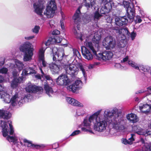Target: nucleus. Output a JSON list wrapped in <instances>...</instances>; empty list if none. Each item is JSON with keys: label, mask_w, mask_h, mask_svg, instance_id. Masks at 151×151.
I'll return each mask as SVG.
<instances>
[{"label": "nucleus", "mask_w": 151, "mask_h": 151, "mask_svg": "<svg viewBox=\"0 0 151 151\" xmlns=\"http://www.w3.org/2000/svg\"><path fill=\"white\" fill-rule=\"evenodd\" d=\"M103 46L108 50H112L118 57H121L122 55H125V52L122 53L118 50L119 47V43L118 47H116V41L115 38L112 36H109L104 38L102 42Z\"/></svg>", "instance_id": "423d86ee"}, {"label": "nucleus", "mask_w": 151, "mask_h": 151, "mask_svg": "<svg viewBox=\"0 0 151 151\" xmlns=\"http://www.w3.org/2000/svg\"><path fill=\"white\" fill-rule=\"evenodd\" d=\"M26 90L29 93H35L37 92H42L43 88L41 87H38L35 85L29 83L26 88Z\"/></svg>", "instance_id": "dca6fc26"}, {"label": "nucleus", "mask_w": 151, "mask_h": 151, "mask_svg": "<svg viewBox=\"0 0 151 151\" xmlns=\"http://www.w3.org/2000/svg\"><path fill=\"white\" fill-rule=\"evenodd\" d=\"M9 128H8L7 123L4 121H1L0 126L2 128V132L4 137H7V139L10 142L14 144L18 142V135L14 133V128L12 124V122L9 121Z\"/></svg>", "instance_id": "39448f33"}, {"label": "nucleus", "mask_w": 151, "mask_h": 151, "mask_svg": "<svg viewBox=\"0 0 151 151\" xmlns=\"http://www.w3.org/2000/svg\"><path fill=\"white\" fill-rule=\"evenodd\" d=\"M81 49L82 55L85 59L88 60L93 59V55L89 50L84 46L81 47Z\"/></svg>", "instance_id": "f3484780"}, {"label": "nucleus", "mask_w": 151, "mask_h": 151, "mask_svg": "<svg viewBox=\"0 0 151 151\" xmlns=\"http://www.w3.org/2000/svg\"><path fill=\"white\" fill-rule=\"evenodd\" d=\"M52 53L53 61L56 63L60 62L62 66L64 64L63 62H67L66 58L68 55L65 54L63 48H61L58 50L57 48L54 47L52 49Z\"/></svg>", "instance_id": "0eeeda50"}, {"label": "nucleus", "mask_w": 151, "mask_h": 151, "mask_svg": "<svg viewBox=\"0 0 151 151\" xmlns=\"http://www.w3.org/2000/svg\"><path fill=\"white\" fill-rule=\"evenodd\" d=\"M130 1L132 3L128 1H123V4L124 7L126 8L127 16L115 18V24L116 27L125 26L128 22L130 23L133 21L135 14V9L133 4L136 2V1L135 0H131Z\"/></svg>", "instance_id": "7ed1b4c3"}, {"label": "nucleus", "mask_w": 151, "mask_h": 151, "mask_svg": "<svg viewBox=\"0 0 151 151\" xmlns=\"http://www.w3.org/2000/svg\"><path fill=\"white\" fill-rule=\"evenodd\" d=\"M81 133V132L79 130H76L74 131L70 135V136H74L78 135Z\"/></svg>", "instance_id": "603ef678"}, {"label": "nucleus", "mask_w": 151, "mask_h": 151, "mask_svg": "<svg viewBox=\"0 0 151 151\" xmlns=\"http://www.w3.org/2000/svg\"><path fill=\"white\" fill-rule=\"evenodd\" d=\"M54 20H50L49 22V24L51 28L53 27L54 26Z\"/></svg>", "instance_id": "4d7b16f0"}, {"label": "nucleus", "mask_w": 151, "mask_h": 151, "mask_svg": "<svg viewBox=\"0 0 151 151\" xmlns=\"http://www.w3.org/2000/svg\"><path fill=\"white\" fill-rule=\"evenodd\" d=\"M73 31L76 38L79 40L81 41H82L84 38V37L82 34L81 33H79V32L77 31L75 28L73 29Z\"/></svg>", "instance_id": "c85d7f7f"}, {"label": "nucleus", "mask_w": 151, "mask_h": 151, "mask_svg": "<svg viewBox=\"0 0 151 151\" xmlns=\"http://www.w3.org/2000/svg\"><path fill=\"white\" fill-rule=\"evenodd\" d=\"M24 65L22 62L17 60H15V64H12L10 65V67L17 68L19 70H21L23 68Z\"/></svg>", "instance_id": "cd10ccee"}, {"label": "nucleus", "mask_w": 151, "mask_h": 151, "mask_svg": "<svg viewBox=\"0 0 151 151\" xmlns=\"http://www.w3.org/2000/svg\"><path fill=\"white\" fill-rule=\"evenodd\" d=\"M150 69V67L148 66L139 65V70H141L144 72H149Z\"/></svg>", "instance_id": "f704fd0d"}, {"label": "nucleus", "mask_w": 151, "mask_h": 151, "mask_svg": "<svg viewBox=\"0 0 151 151\" xmlns=\"http://www.w3.org/2000/svg\"><path fill=\"white\" fill-rule=\"evenodd\" d=\"M79 68L82 71L85 81H86V80L87 75L86 74L85 70L84 69L83 66L81 64H79L78 65Z\"/></svg>", "instance_id": "c9c22d12"}, {"label": "nucleus", "mask_w": 151, "mask_h": 151, "mask_svg": "<svg viewBox=\"0 0 151 151\" xmlns=\"http://www.w3.org/2000/svg\"><path fill=\"white\" fill-rule=\"evenodd\" d=\"M57 85L60 86H67L70 82V80L68 78L67 75H61L56 79Z\"/></svg>", "instance_id": "4468645a"}, {"label": "nucleus", "mask_w": 151, "mask_h": 151, "mask_svg": "<svg viewBox=\"0 0 151 151\" xmlns=\"http://www.w3.org/2000/svg\"><path fill=\"white\" fill-rule=\"evenodd\" d=\"M121 141H122V143L125 145H127V144H128V140H127L126 139H125V138L122 139Z\"/></svg>", "instance_id": "6e6d98bb"}, {"label": "nucleus", "mask_w": 151, "mask_h": 151, "mask_svg": "<svg viewBox=\"0 0 151 151\" xmlns=\"http://www.w3.org/2000/svg\"><path fill=\"white\" fill-rule=\"evenodd\" d=\"M101 7L100 10V13L101 14H106L110 12L109 8H108L105 3H103L102 0H101Z\"/></svg>", "instance_id": "393cba45"}, {"label": "nucleus", "mask_w": 151, "mask_h": 151, "mask_svg": "<svg viewBox=\"0 0 151 151\" xmlns=\"http://www.w3.org/2000/svg\"><path fill=\"white\" fill-rule=\"evenodd\" d=\"M147 91L150 94L151 93V86H149L147 88Z\"/></svg>", "instance_id": "338daca9"}, {"label": "nucleus", "mask_w": 151, "mask_h": 151, "mask_svg": "<svg viewBox=\"0 0 151 151\" xmlns=\"http://www.w3.org/2000/svg\"><path fill=\"white\" fill-rule=\"evenodd\" d=\"M85 6L88 9L91 6V7L93 6L96 7V4L94 1L91 0V1H90V3L88 2H86L85 4Z\"/></svg>", "instance_id": "79ce46f5"}, {"label": "nucleus", "mask_w": 151, "mask_h": 151, "mask_svg": "<svg viewBox=\"0 0 151 151\" xmlns=\"http://www.w3.org/2000/svg\"><path fill=\"white\" fill-rule=\"evenodd\" d=\"M36 2L33 4V7L34 9V12L37 14L42 17V11L45 9V6L44 5V2L41 0H35Z\"/></svg>", "instance_id": "ddd939ff"}, {"label": "nucleus", "mask_w": 151, "mask_h": 151, "mask_svg": "<svg viewBox=\"0 0 151 151\" xmlns=\"http://www.w3.org/2000/svg\"><path fill=\"white\" fill-rule=\"evenodd\" d=\"M128 64L136 69L139 70V65L138 66L137 64L132 61H129Z\"/></svg>", "instance_id": "e433bc0d"}, {"label": "nucleus", "mask_w": 151, "mask_h": 151, "mask_svg": "<svg viewBox=\"0 0 151 151\" xmlns=\"http://www.w3.org/2000/svg\"><path fill=\"white\" fill-rule=\"evenodd\" d=\"M62 67H63L67 74L70 75L72 76H74L78 73V69L75 64H63V65H62Z\"/></svg>", "instance_id": "f8f14e48"}, {"label": "nucleus", "mask_w": 151, "mask_h": 151, "mask_svg": "<svg viewBox=\"0 0 151 151\" xmlns=\"http://www.w3.org/2000/svg\"><path fill=\"white\" fill-rule=\"evenodd\" d=\"M4 80V77L2 75H0V83H1Z\"/></svg>", "instance_id": "69168bd1"}, {"label": "nucleus", "mask_w": 151, "mask_h": 151, "mask_svg": "<svg viewBox=\"0 0 151 151\" xmlns=\"http://www.w3.org/2000/svg\"><path fill=\"white\" fill-rule=\"evenodd\" d=\"M101 111V109L98 110L84 119L81 125L82 131L93 134L92 127L95 130L102 132L106 129L107 124L118 132H122L127 129V120L117 108L107 109L103 114H100Z\"/></svg>", "instance_id": "f257e3e1"}, {"label": "nucleus", "mask_w": 151, "mask_h": 151, "mask_svg": "<svg viewBox=\"0 0 151 151\" xmlns=\"http://www.w3.org/2000/svg\"><path fill=\"white\" fill-rule=\"evenodd\" d=\"M132 130L139 135L147 136L151 135V131L147 129H143L138 125L134 126L132 127Z\"/></svg>", "instance_id": "2eb2a0df"}, {"label": "nucleus", "mask_w": 151, "mask_h": 151, "mask_svg": "<svg viewBox=\"0 0 151 151\" xmlns=\"http://www.w3.org/2000/svg\"><path fill=\"white\" fill-rule=\"evenodd\" d=\"M40 28L39 26H35V27L32 29L33 32L36 33H37L38 32Z\"/></svg>", "instance_id": "3c124183"}, {"label": "nucleus", "mask_w": 151, "mask_h": 151, "mask_svg": "<svg viewBox=\"0 0 151 151\" xmlns=\"http://www.w3.org/2000/svg\"><path fill=\"white\" fill-rule=\"evenodd\" d=\"M40 70L42 73L41 76L42 78L45 77L46 80H51L52 81L51 77L50 76L47 75L46 74H45L43 72L42 68H40Z\"/></svg>", "instance_id": "4c0bfd02"}, {"label": "nucleus", "mask_w": 151, "mask_h": 151, "mask_svg": "<svg viewBox=\"0 0 151 151\" xmlns=\"http://www.w3.org/2000/svg\"><path fill=\"white\" fill-rule=\"evenodd\" d=\"M35 78L38 79H40L41 78V77L40 74H37L35 76Z\"/></svg>", "instance_id": "0e129e2a"}, {"label": "nucleus", "mask_w": 151, "mask_h": 151, "mask_svg": "<svg viewBox=\"0 0 151 151\" xmlns=\"http://www.w3.org/2000/svg\"><path fill=\"white\" fill-rule=\"evenodd\" d=\"M142 149V151H151V143H145L143 145Z\"/></svg>", "instance_id": "473e14b6"}, {"label": "nucleus", "mask_w": 151, "mask_h": 151, "mask_svg": "<svg viewBox=\"0 0 151 151\" xmlns=\"http://www.w3.org/2000/svg\"><path fill=\"white\" fill-rule=\"evenodd\" d=\"M19 50L24 53L23 60L24 61H29L32 59L33 49L30 43L27 42L21 45Z\"/></svg>", "instance_id": "6e6552de"}, {"label": "nucleus", "mask_w": 151, "mask_h": 151, "mask_svg": "<svg viewBox=\"0 0 151 151\" xmlns=\"http://www.w3.org/2000/svg\"><path fill=\"white\" fill-rule=\"evenodd\" d=\"M8 71V69L6 68L3 67L0 69V73L6 74Z\"/></svg>", "instance_id": "09e8293b"}, {"label": "nucleus", "mask_w": 151, "mask_h": 151, "mask_svg": "<svg viewBox=\"0 0 151 151\" xmlns=\"http://www.w3.org/2000/svg\"><path fill=\"white\" fill-rule=\"evenodd\" d=\"M60 33V32L59 30L57 29L54 30L52 32V35H57L59 34Z\"/></svg>", "instance_id": "5fc2aeb1"}, {"label": "nucleus", "mask_w": 151, "mask_h": 151, "mask_svg": "<svg viewBox=\"0 0 151 151\" xmlns=\"http://www.w3.org/2000/svg\"><path fill=\"white\" fill-rule=\"evenodd\" d=\"M52 40V37L49 38V39L45 43V45L46 46H48L50 44H54Z\"/></svg>", "instance_id": "a18cd8bd"}, {"label": "nucleus", "mask_w": 151, "mask_h": 151, "mask_svg": "<svg viewBox=\"0 0 151 151\" xmlns=\"http://www.w3.org/2000/svg\"><path fill=\"white\" fill-rule=\"evenodd\" d=\"M12 68V74L14 78L11 84L12 87L13 88H16L19 83H20L23 80L22 77H17L19 75V72L21 70L17 68L11 67Z\"/></svg>", "instance_id": "9d476101"}, {"label": "nucleus", "mask_w": 151, "mask_h": 151, "mask_svg": "<svg viewBox=\"0 0 151 151\" xmlns=\"http://www.w3.org/2000/svg\"><path fill=\"white\" fill-rule=\"evenodd\" d=\"M75 84V86H77L80 89L82 88V83L81 81L80 80H77L75 82L73 83Z\"/></svg>", "instance_id": "37998d69"}, {"label": "nucleus", "mask_w": 151, "mask_h": 151, "mask_svg": "<svg viewBox=\"0 0 151 151\" xmlns=\"http://www.w3.org/2000/svg\"><path fill=\"white\" fill-rule=\"evenodd\" d=\"M73 51L74 55L77 57L79 58L81 55L78 51L76 49H73Z\"/></svg>", "instance_id": "de8ad7c7"}, {"label": "nucleus", "mask_w": 151, "mask_h": 151, "mask_svg": "<svg viewBox=\"0 0 151 151\" xmlns=\"http://www.w3.org/2000/svg\"><path fill=\"white\" fill-rule=\"evenodd\" d=\"M61 66L58 65L54 63H51L49 64V68L53 74L58 73L59 71L62 69Z\"/></svg>", "instance_id": "a211bd4d"}, {"label": "nucleus", "mask_w": 151, "mask_h": 151, "mask_svg": "<svg viewBox=\"0 0 151 151\" xmlns=\"http://www.w3.org/2000/svg\"><path fill=\"white\" fill-rule=\"evenodd\" d=\"M23 141L24 142L26 143L27 147H35L38 145H35L33 144L31 141H29L26 139H24Z\"/></svg>", "instance_id": "72a5a7b5"}, {"label": "nucleus", "mask_w": 151, "mask_h": 151, "mask_svg": "<svg viewBox=\"0 0 151 151\" xmlns=\"http://www.w3.org/2000/svg\"><path fill=\"white\" fill-rule=\"evenodd\" d=\"M34 36H31L29 37H25V39L27 40H30L34 38Z\"/></svg>", "instance_id": "680f3d73"}, {"label": "nucleus", "mask_w": 151, "mask_h": 151, "mask_svg": "<svg viewBox=\"0 0 151 151\" xmlns=\"http://www.w3.org/2000/svg\"><path fill=\"white\" fill-rule=\"evenodd\" d=\"M40 63L41 65V67H39V69H40V68H42V67L44 68H49V64L48 63H47L45 60L41 61V62H40Z\"/></svg>", "instance_id": "ea45409f"}, {"label": "nucleus", "mask_w": 151, "mask_h": 151, "mask_svg": "<svg viewBox=\"0 0 151 151\" xmlns=\"http://www.w3.org/2000/svg\"><path fill=\"white\" fill-rule=\"evenodd\" d=\"M127 118L128 120L133 123H136L138 121L137 116L133 113L128 114L127 116Z\"/></svg>", "instance_id": "a878e982"}, {"label": "nucleus", "mask_w": 151, "mask_h": 151, "mask_svg": "<svg viewBox=\"0 0 151 151\" xmlns=\"http://www.w3.org/2000/svg\"><path fill=\"white\" fill-rule=\"evenodd\" d=\"M35 73L36 71L33 68L27 67L23 70L22 75L26 76L29 74H35Z\"/></svg>", "instance_id": "412c9836"}, {"label": "nucleus", "mask_w": 151, "mask_h": 151, "mask_svg": "<svg viewBox=\"0 0 151 151\" xmlns=\"http://www.w3.org/2000/svg\"><path fill=\"white\" fill-rule=\"evenodd\" d=\"M146 91V90H144V89H141L140 90H139L137 91L135 93L136 94H137L138 93H143L145 92Z\"/></svg>", "instance_id": "13d9d810"}, {"label": "nucleus", "mask_w": 151, "mask_h": 151, "mask_svg": "<svg viewBox=\"0 0 151 151\" xmlns=\"http://www.w3.org/2000/svg\"><path fill=\"white\" fill-rule=\"evenodd\" d=\"M101 36L99 34H95L92 40L93 44L87 37L84 42V45L89 47L95 55L96 58L99 60L106 61L111 59L113 55V52L110 51H105L102 53H97L100 50L99 43L101 38Z\"/></svg>", "instance_id": "f03ea898"}, {"label": "nucleus", "mask_w": 151, "mask_h": 151, "mask_svg": "<svg viewBox=\"0 0 151 151\" xmlns=\"http://www.w3.org/2000/svg\"><path fill=\"white\" fill-rule=\"evenodd\" d=\"M128 56H126L125 58H123V60L121 61L122 62H125L127 61L128 59Z\"/></svg>", "instance_id": "052dcab7"}, {"label": "nucleus", "mask_w": 151, "mask_h": 151, "mask_svg": "<svg viewBox=\"0 0 151 151\" xmlns=\"http://www.w3.org/2000/svg\"><path fill=\"white\" fill-rule=\"evenodd\" d=\"M131 137L129 138L128 140V144L131 145L132 144L133 142L134 141L135 135L134 134H131Z\"/></svg>", "instance_id": "c03bdc74"}, {"label": "nucleus", "mask_w": 151, "mask_h": 151, "mask_svg": "<svg viewBox=\"0 0 151 151\" xmlns=\"http://www.w3.org/2000/svg\"><path fill=\"white\" fill-rule=\"evenodd\" d=\"M1 98L4 99V100L5 102L7 103L10 102L11 100L10 96L9 95L6 93H5L3 94H2L1 96Z\"/></svg>", "instance_id": "2f4dec72"}, {"label": "nucleus", "mask_w": 151, "mask_h": 151, "mask_svg": "<svg viewBox=\"0 0 151 151\" xmlns=\"http://www.w3.org/2000/svg\"><path fill=\"white\" fill-rule=\"evenodd\" d=\"M101 16V15L99 14V11H96L94 13L93 18L96 21V22Z\"/></svg>", "instance_id": "58836bf2"}, {"label": "nucleus", "mask_w": 151, "mask_h": 151, "mask_svg": "<svg viewBox=\"0 0 151 151\" xmlns=\"http://www.w3.org/2000/svg\"><path fill=\"white\" fill-rule=\"evenodd\" d=\"M66 100L68 103L72 105L79 107H82L83 106L82 104L80 103L74 99L70 97H67Z\"/></svg>", "instance_id": "6ab92c4d"}, {"label": "nucleus", "mask_w": 151, "mask_h": 151, "mask_svg": "<svg viewBox=\"0 0 151 151\" xmlns=\"http://www.w3.org/2000/svg\"><path fill=\"white\" fill-rule=\"evenodd\" d=\"M135 21L136 23H140L141 22L142 20L141 17L137 15L136 16Z\"/></svg>", "instance_id": "8fccbe9b"}, {"label": "nucleus", "mask_w": 151, "mask_h": 151, "mask_svg": "<svg viewBox=\"0 0 151 151\" xmlns=\"http://www.w3.org/2000/svg\"><path fill=\"white\" fill-rule=\"evenodd\" d=\"M57 9V6L55 0H50L46 6L45 10L44 12V15L48 18L52 17Z\"/></svg>", "instance_id": "1a4fd4ad"}, {"label": "nucleus", "mask_w": 151, "mask_h": 151, "mask_svg": "<svg viewBox=\"0 0 151 151\" xmlns=\"http://www.w3.org/2000/svg\"><path fill=\"white\" fill-rule=\"evenodd\" d=\"M106 20L108 22L111 23L112 21V19L110 17H108Z\"/></svg>", "instance_id": "e2e57ef3"}, {"label": "nucleus", "mask_w": 151, "mask_h": 151, "mask_svg": "<svg viewBox=\"0 0 151 151\" xmlns=\"http://www.w3.org/2000/svg\"><path fill=\"white\" fill-rule=\"evenodd\" d=\"M52 39L54 44L55 43H60L62 40V39L58 36H55L52 37Z\"/></svg>", "instance_id": "a19ab883"}, {"label": "nucleus", "mask_w": 151, "mask_h": 151, "mask_svg": "<svg viewBox=\"0 0 151 151\" xmlns=\"http://www.w3.org/2000/svg\"><path fill=\"white\" fill-rule=\"evenodd\" d=\"M63 19H61L60 20V25H61V27L62 29H64V23L63 22Z\"/></svg>", "instance_id": "bf43d9fd"}, {"label": "nucleus", "mask_w": 151, "mask_h": 151, "mask_svg": "<svg viewBox=\"0 0 151 151\" xmlns=\"http://www.w3.org/2000/svg\"><path fill=\"white\" fill-rule=\"evenodd\" d=\"M113 0H102V2L105 3L108 8H109V11L113 8H115L116 6L112 1Z\"/></svg>", "instance_id": "bb28decb"}, {"label": "nucleus", "mask_w": 151, "mask_h": 151, "mask_svg": "<svg viewBox=\"0 0 151 151\" xmlns=\"http://www.w3.org/2000/svg\"><path fill=\"white\" fill-rule=\"evenodd\" d=\"M136 35V33L134 32H133L131 33L130 34V37L132 40H133L134 39Z\"/></svg>", "instance_id": "864d4df0"}, {"label": "nucleus", "mask_w": 151, "mask_h": 151, "mask_svg": "<svg viewBox=\"0 0 151 151\" xmlns=\"http://www.w3.org/2000/svg\"><path fill=\"white\" fill-rule=\"evenodd\" d=\"M140 110L143 113L147 114L150 111L151 105L147 104H141L139 106Z\"/></svg>", "instance_id": "aec40b11"}, {"label": "nucleus", "mask_w": 151, "mask_h": 151, "mask_svg": "<svg viewBox=\"0 0 151 151\" xmlns=\"http://www.w3.org/2000/svg\"><path fill=\"white\" fill-rule=\"evenodd\" d=\"M47 82L46 81L44 82V89L47 95L49 97L51 96L53 93V91L52 88L47 84Z\"/></svg>", "instance_id": "5701e85b"}, {"label": "nucleus", "mask_w": 151, "mask_h": 151, "mask_svg": "<svg viewBox=\"0 0 151 151\" xmlns=\"http://www.w3.org/2000/svg\"><path fill=\"white\" fill-rule=\"evenodd\" d=\"M80 8L81 7H79L77 10L73 17L75 23L76 24H78V22H80L81 20L80 16L81 13L80 10Z\"/></svg>", "instance_id": "4be33fe9"}, {"label": "nucleus", "mask_w": 151, "mask_h": 151, "mask_svg": "<svg viewBox=\"0 0 151 151\" xmlns=\"http://www.w3.org/2000/svg\"><path fill=\"white\" fill-rule=\"evenodd\" d=\"M10 117V114L7 111L0 109V118L4 119H9Z\"/></svg>", "instance_id": "b1692460"}, {"label": "nucleus", "mask_w": 151, "mask_h": 151, "mask_svg": "<svg viewBox=\"0 0 151 151\" xmlns=\"http://www.w3.org/2000/svg\"><path fill=\"white\" fill-rule=\"evenodd\" d=\"M140 142L142 143V144H143V145H144V144L145 143L144 139L142 138H141L140 139Z\"/></svg>", "instance_id": "774afa93"}, {"label": "nucleus", "mask_w": 151, "mask_h": 151, "mask_svg": "<svg viewBox=\"0 0 151 151\" xmlns=\"http://www.w3.org/2000/svg\"><path fill=\"white\" fill-rule=\"evenodd\" d=\"M85 111H83V110L82 109H79L77 110L76 111V114L78 116L83 115L84 114Z\"/></svg>", "instance_id": "49530a36"}, {"label": "nucleus", "mask_w": 151, "mask_h": 151, "mask_svg": "<svg viewBox=\"0 0 151 151\" xmlns=\"http://www.w3.org/2000/svg\"><path fill=\"white\" fill-rule=\"evenodd\" d=\"M112 29L116 35L119 37V47L118 50H120V52L124 53L127 50L125 47L127 43L126 35H129L130 33L126 27L121 28L115 26L112 27Z\"/></svg>", "instance_id": "20e7f679"}, {"label": "nucleus", "mask_w": 151, "mask_h": 151, "mask_svg": "<svg viewBox=\"0 0 151 151\" xmlns=\"http://www.w3.org/2000/svg\"><path fill=\"white\" fill-rule=\"evenodd\" d=\"M45 50H44L43 48H41L39 50L38 54V60L39 62H41V61L45 60Z\"/></svg>", "instance_id": "c756f323"}, {"label": "nucleus", "mask_w": 151, "mask_h": 151, "mask_svg": "<svg viewBox=\"0 0 151 151\" xmlns=\"http://www.w3.org/2000/svg\"><path fill=\"white\" fill-rule=\"evenodd\" d=\"M30 94H28L26 95L23 98L19 97L17 94L14 95L11 99L10 102L12 105L13 106L17 105L21 106L24 103L26 99L29 98Z\"/></svg>", "instance_id": "9b49d317"}, {"label": "nucleus", "mask_w": 151, "mask_h": 151, "mask_svg": "<svg viewBox=\"0 0 151 151\" xmlns=\"http://www.w3.org/2000/svg\"><path fill=\"white\" fill-rule=\"evenodd\" d=\"M67 89L69 91L75 92L76 91L79 90L80 89L77 86H75V84L73 83L72 85L68 86L67 87Z\"/></svg>", "instance_id": "7c9ffc66"}]
</instances>
